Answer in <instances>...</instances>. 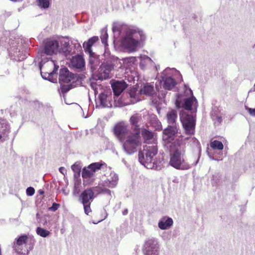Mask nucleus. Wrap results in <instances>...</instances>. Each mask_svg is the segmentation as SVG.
<instances>
[{"mask_svg":"<svg viewBox=\"0 0 255 255\" xmlns=\"http://www.w3.org/2000/svg\"><path fill=\"white\" fill-rule=\"evenodd\" d=\"M69 46V42L64 40L46 39L44 44V51L49 56L42 59L39 64H45L49 62L55 64L57 62L62 61L64 57H68V53L70 52L68 50Z\"/></svg>","mask_w":255,"mask_h":255,"instance_id":"nucleus-1","label":"nucleus"},{"mask_svg":"<svg viewBox=\"0 0 255 255\" xmlns=\"http://www.w3.org/2000/svg\"><path fill=\"white\" fill-rule=\"evenodd\" d=\"M177 146L175 147L170 154L169 164L177 169L186 170L190 168L189 164L185 158V146L177 142Z\"/></svg>","mask_w":255,"mask_h":255,"instance_id":"nucleus-2","label":"nucleus"},{"mask_svg":"<svg viewBox=\"0 0 255 255\" xmlns=\"http://www.w3.org/2000/svg\"><path fill=\"white\" fill-rule=\"evenodd\" d=\"M120 142L124 150L128 154L136 152L138 147L141 145L140 132L131 131Z\"/></svg>","mask_w":255,"mask_h":255,"instance_id":"nucleus-3","label":"nucleus"},{"mask_svg":"<svg viewBox=\"0 0 255 255\" xmlns=\"http://www.w3.org/2000/svg\"><path fill=\"white\" fill-rule=\"evenodd\" d=\"M157 153L156 144L146 145L143 146L142 151L138 153L139 162L147 168H152L154 166V157Z\"/></svg>","mask_w":255,"mask_h":255,"instance_id":"nucleus-4","label":"nucleus"},{"mask_svg":"<svg viewBox=\"0 0 255 255\" xmlns=\"http://www.w3.org/2000/svg\"><path fill=\"white\" fill-rule=\"evenodd\" d=\"M181 122L187 135H194L195 132L196 120L194 117L183 114L180 117Z\"/></svg>","mask_w":255,"mask_h":255,"instance_id":"nucleus-5","label":"nucleus"},{"mask_svg":"<svg viewBox=\"0 0 255 255\" xmlns=\"http://www.w3.org/2000/svg\"><path fill=\"white\" fill-rule=\"evenodd\" d=\"M113 132L117 139L121 141L131 131L128 128V126L124 122L117 123L113 128Z\"/></svg>","mask_w":255,"mask_h":255,"instance_id":"nucleus-6","label":"nucleus"},{"mask_svg":"<svg viewBox=\"0 0 255 255\" xmlns=\"http://www.w3.org/2000/svg\"><path fill=\"white\" fill-rule=\"evenodd\" d=\"M58 68V65H54V67L52 65H39L41 76L43 79L49 81L52 78L53 75L57 72Z\"/></svg>","mask_w":255,"mask_h":255,"instance_id":"nucleus-7","label":"nucleus"},{"mask_svg":"<svg viewBox=\"0 0 255 255\" xmlns=\"http://www.w3.org/2000/svg\"><path fill=\"white\" fill-rule=\"evenodd\" d=\"M28 239V236L26 235H21L18 238L15 239V241L13 243L12 247L17 253L22 254L25 251Z\"/></svg>","mask_w":255,"mask_h":255,"instance_id":"nucleus-8","label":"nucleus"},{"mask_svg":"<svg viewBox=\"0 0 255 255\" xmlns=\"http://www.w3.org/2000/svg\"><path fill=\"white\" fill-rule=\"evenodd\" d=\"M122 45L128 51H135L138 44V41L130 35H127L122 40Z\"/></svg>","mask_w":255,"mask_h":255,"instance_id":"nucleus-9","label":"nucleus"},{"mask_svg":"<svg viewBox=\"0 0 255 255\" xmlns=\"http://www.w3.org/2000/svg\"><path fill=\"white\" fill-rule=\"evenodd\" d=\"M157 251V244L154 239H149L145 242L143 249L144 255H156Z\"/></svg>","mask_w":255,"mask_h":255,"instance_id":"nucleus-10","label":"nucleus"},{"mask_svg":"<svg viewBox=\"0 0 255 255\" xmlns=\"http://www.w3.org/2000/svg\"><path fill=\"white\" fill-rule=\"evenodd\" d=\"M95 198L92 188H87L82 192L79 196V201L82 204L91 203Z\"/></svg>","mask_w":255,"mask_h":255,"instance_id":"nucleus-11","label":"nucleus"},{"mask_svg":"<svg viewBox=\"0 0 255 255\" xmlns=\"http://www.w3.org/2000/svg\"><path fill=\"white\" fill-rule=\"evenodd\" d=\"M177 132L176 126H168L163 131L162 138L167 143L171 142Z\"/></svg>","mask_w":255,"mask_h":255,"instance_id":"nucleus-12","label":"nucleus"},{"mask_svg":"<svg viewBox=\"0 0 255 255\" xmlns=\"http://www.w3.org/2000/svg\"><path fill=\"white\" fill-rule=\"evenodd\" d=\"M74 79V75L70 72L67 68H62L60 70L59 81L60 83H69Z\"/></svg>","mask_w":255,"mask_h":255,"instance_id":"nucleus-13","label":"nucleus"},{"mask_svg":"<svg viewBox=\"0 0 255 255\" xmlns=\"http://www.w3.org/2000/svg\"><path fill=\"white\" fill-rule=\"evenodd\" d=\"M99 40L98 36H93L90 38L88 41L84 42L83 44V48L85 52L89 54L90 56H93L94 53L92 50V46Z\"/></svg>","mask_w":255,"mask_h":255,"instance_id":"nucleus-14","label":"nucleus"},{"mask_svg":"<svg viewBox=\"0 0 255 255\" xmlns=\"http://www.w3.org/2000/svg\"><path fill=\"white\" fill-rule=\"evenodd\" d=\"M113 65H101L98 70L99 79H107L109 77L111 67Z\"/></svg>","mask_w":255,"mask_h":255,"instance_id":"nucleus-15","label":"nucleus"},{"mask_svg":"<svg viewBox=\"0 0 255 255\" xmlns=\"http://www.w3.org/2000/svg\"><path fill=\"white\" fill-rule=\"evenodd\" d=\"M111 94L108 95L107 93L102 92L99 95V103L103 107H109L110 101L111 100Z\"/></svg>","mask_w":255,"mask_h":255,"instance_id":"nucleus-16","label":"nucleus"},{"mask_svg":"<svg viewBox=\"0 0 255 255\" xmlns=\"http://www.w3.org/2000/svg\"><path fill=\"white\" fill-rule=\"evenodd\" d=\"M142 120L141 115L139 114H134L132 115L130 119V124L132 126L134 127V131L135 132H140V128L138 123Z\"/></svg>","mask_w":255,"mask_h":255,"instance_id":"nucleus-17","label":"nucleus"},{"mask_svg":"<svg viewBox=\"0 0 255 255\" xmlns=\"http://www.w3.org/2000/svg\"><path fill=\"white\" fill-rule=\"evenodd\" d=\"M118 179V177L116 175H114L110 178L104 181L101 185L103 187L113 188L117 186Z\"/></svg>","mask_w":255,"mask_h":255,"instance_id":"nucleus-18","label":"nucleus"},{"mask_svg":"<svg viewBox=\"0 0 255 255\" xmlns=\"http://www.w3.org/2000/svg\"><path fill=\"white\" fill-rule=\"evenodd\" d=\"M173 220L169 217H163L158 223V227L161 230H166L172 226Z\"/></svg>","mask_w":255,"mask_h":255,"instance_id":"nucleus-19","label":"nucleus"},{"mask_svg":"<svg viewBox=\"0 0 255 255\" xmlns=\"http://www.w3.org/2000/svg\"><path fill=\"white\" fill-rule=\"evenodd\" d=\"M114 94L116 96H119L126 89V86L124 83L116 82L112 85Z\"/></svg>","mask_w":255,"mask_h":255,"instance_id":"nucleus-20","label":"nucleus"},{"mask_svg":"<svg viewBox=\"0 0 255 255\" xmlns=\"http://www.w3.org/2000/svg\"><path fill=\"white\" fill-rule=\"evenodd\" d=\"M162 85L165 89L170 90L174 87L176 85V82L173 78L169 77H166L163 78Z\"/></svg>","mask_w":255,"mask_h":255,"instance_id":"nucleus-21","label":"nucleus"},{"mask_svg":"<svg viewBox=\"0 0 255 255\" xmlns=\"http://www.w3.org/2000/svg\"><path fill=\"white\" fill-rule=\"evenodd\" d=\"M166 117L169 124L168 126H176V120L177 118V114L176 111H169L166 115Z\"/></svg>","mask_w":255,"mask_h":255,"instance_id":"nucleus-22","label":"nucleus"},{"mask_svg":"<svg viewBox=\"0 0 255 255\" xmlns=\"http://www.w3.org/2000/svg\"><path fill=\"white\" fill-rule=\"evenodd\" d=\"M140 93L141 94L152 96L154 93V87L153 85L147 83L140 89Z\"/></svg>","mask_w":255,"mask_h":255,"instance_id":"nucleus-23","label":"nucleus"},{"mask_svg":"<svg viewBox=\"0 0 255 255\" xmlns=\"http://www.w3.org/2000/svg\"><path fill=\"white\" fill-rule=\"evenodd\" d=\"M70 52L68 53V57H65L67 59H70L71 64H85V60L83 55L77 54L70 58Z\"/></svg>","mask_w":255,"mask_h":255,"instance_id":"nucleus-24","label":"nucleus"},{"mask_svg":"<svg viewBox=\"0 0 255 255\" xmlns=\"http://www.w3.org/2000/svg\"><path fill=\"white\" fill-rule=\"evenodd\" d=\"M106 163L104 162H94L90 164L88 166V168L90 169L95 174V173L99 170H100L104 165H106Z\"/></svg>","mask_w":255,"mask_h":255,"instance_id":"nucleus-25","label":"nucleus"},{"mask_svg":"<svg viewBox=\"0 0 255 255\" xmlns=\"http://www.w3.org/2000/svg\"><path fill=\"white\" fill-rule=\"evenodd\" d=\"M141 135L144 140V142L147 143H149V140L153 137V133L146 129H142Z\"/></svg>","mask_w":255,"mask_h":255,"instance_id":"nucleus-26","label":"nucleus"},{"mask_svg":"<svg viewBox=\"0 0 255 255\" xmlns=\"http://www.w3.org/2000/svg\"><path fill=\"white\" fill-rule=\"evenodd\" d=\"M194 102L197 103V100L194 97L189 98L185 100L183 104L184 108L186 110L190 111L192 110V106Z\"/></svg>","mask_w":255,"mask_h":255,"instance_id":"nucleus-27","label":"nucleus"},{"mask_svg":"<svg viewBox=\"0 0 255 255\" xmlns=\"http://www.w3.org/2000/svg\"><path fill=\"white\" fill-rule=\"evenodd\" d=\"M9 132V129L7 126L4 124L0 123V140L2 137L7 136Z\"/></svg>","mask_w":255,"mask_h":255,"instance_id":"nucleus-28","label":"nucleus"},{"mask_svg":"<svg viewBox=\"0 0 255 255\" xmlns=\"http://www.w3.org/2000/svg\"><path fill=\"white\" fill-rule=\"evenodd\" d=\"M210 145V147L213 149L222 150L224 148V145L222 142L217 140L211 141Z\"/></svg>","mask_w":255,"mask_h":255,"instance_id":"nucleus-29","label":"nucleus"},{"mask_svg":"<svg viewBox=\"0 0 255 255\" xmlns=\"http://www.w3.org/2000/svg\"><path fill=\"white\" fill-rule=\"evenodd\" d=\"M94 173L90 169L84 167L82 171V177L83 179L90 178L94 176Z\"/></svg>","mask_w":255,"mask_h":255,"instance_id":"nucleus-30","label":"nucleus"},{"mask_svg":"<svg viewBox=\"0 0 255 255\" xmlns=\"http://www.w3.org/2000/svg\"><path fill=\"white\" fill-rule=\"evenodd\" d=\"M70 68L75 72H80L86 70L85 65H69Z\"/></svg>","mask_w":255,"mask_h":255,"instance_id":"nucleus-31","label":"nucleus"},{"mask_svg":"<svg viewBox=\"0 0 255 255\" xmlns=\"http://www.w3.org/2000/svg\"><path fill=\"white\" fill-rule=\"evenodd\" d=\"M36 233L39 236L45 238L49 235L50 232L41 227H37L36 229Z\"/></svg>","mask_w":255,"mask_h":255,"instance_id":"nucleus-32","label":"nucleus"},{"mask_svg":"<svg viewBox=\"0 0 255 255\" xmlns=\"http://www.w3.org/2000/svg\"><path fill=\"white\" fill-rule=\"evenodd\" d=\"M72 88V86L71 84L67 85H61L60 87V91L63 94H65L67 93L70 90H71Z\"/></svg>","mask_w":255,"mask_h":255,"instance_id":"nucleus-33","label":"nucleus"},{"mask_svg":"<svg viewBox=\"0 0 255 255\" xmlns=\"http://www.w3.org/2000/svg\"><path fill=\"white\" fill-rule=\"evenodd\" d=\"M39 5L44 8H47L49 6V0H38Z\"/></svg>","mask_w":255,"mask_h":255,"instance_id":"nucleus-34","label":"nucleus"},{"mask_svg":"<svg viewBox=\"0 0 255 255\" xmlns=\"http://www.w3.org/2000/svg\"><path fill=\"white\" fill-rule=\"evenodd\" d=\"M71 169L75 173L80 175L81 170V167L77 164H74L71 166Z\"/></svg>","mask_w":255,"mask_h":255,"instance_id":"nucleus-35","label":"nucleus"},{"mask_svg":"<svg viewBox=\"0 0 255 255\" xmlns=\"http://www.w3.org/2000/svg\"><path fill=\"white\" fill-rule=\"evenodd\" d=\"M91 87L94 90L95 95H97L98 93V89L101 88V86L100 85H98L96 83L94 82L91 83Z\"/></svg>","mask_w":255,"mask_h":255,"instance_id":"nucleus-36","label":"nucleus"},{"mask_svg":"<svg viewBox=\"0 0 255 255\" xmlns=\"http://www.w3.org/2000/svg\"><path fill=\"white\" fill-rule=\"evenodd\" d=\"M91 204V203L83 204L84 206V212L87 215H89V213L92 212Z\"/></svg>","mask_w":255,"mask_h":255,"instance_id":"nucleus-37","label":"nucleus"},{"mask_svg":"<svg viewBox=\"0 0 255 255\" xmlns=\"http://www.w3.org/2000/svg\"><path fill=\"white\" fill-rule=\"evenodd\" d=\"M124 60V63L126 64H134L136 62V58L134 57L126 58Z\"/></svg>","mask_w":255,"mask_h":255,"instance_id":"nucleus-38","label":"nucleus"},{"mask_svg":"<svg viewBox=\"0 0 255 255\" xmlns=\"http://www.w3.org/2000/svg\"><path fill=\"white\" fill-rule=\"evenodd\" d=\"M108 38V34L107 32H105L101 36V41L102 42L105 44L106 45H107V40Z\"/></svg>","mask_w":255,"mask_h":255,"instance_id":"nucleus-39","label":"nucleus"},{"mask_svg":"<svg viewBox=\"0 0 255 255\" xmlns=\"http://www.w3.org/2000/svg\"><path fill=\"white\" fill-rule=\"evenodd\" d=\"M106 187H98V189L99 190V193H107L109 195H111V191L106 188Z\"/></svg>","mask_w":255,"mask_h":255,"instance_id":"nucleus-40","label":"nucleus"},{"mask_svg":"<svg viewBox=\"0 0 255 255\" xmlns=\"http://www.w3.org/2000/svg\"><path fill=\"white\" fill-rule=\"evenodd\" d=\"M35 193V190L33 187H29L26 189V194L27 195L32 196Z\"/></svg>","mask_w":255,"mask_h":255,"instance_id":"nucleus-41","label":"nucleus"},{"mask_svg":"<svg viewBox=\"0 0 255 255\" xmlns=\"http://www.w3.org/2000/svg\"><path fill=\"white\" fill-rule=\"evenodd\" d=\"M60 207V204L56 203H54L52 206L49 208V210L53 212L56 211L58 208Z\"/></svg>","mask_w":255,"mask_h":255,"instance_id":"nucleus-42","label":"nucleus"},{"mask_svg":"<svg viewBox=\"0 0 255 255\" xmlns=\"http://www.w3.org/2000/svg\"><path fill=\"white\" fill-rule=\"evenodd\" d=\"M248 111L251 115L255 117V109L249 108Z\"/></svg>","mask_w":255,"mask_h":255,"instance_id":"nucleus-43","label":"nucleus"},{"mask_svg":"<svg viewBox=\"0 0 255 255\" xmlns=\"http://www.w3.org/2000/svg\"><path fill=\"white\" fill-rule=\"evenodd\" d=\"M59 171H60L61 173H62V174H64L63 171H64V170H65V168H64V167H60V168H59Z\"/></svg>","mask_w":255,"mask_h":255,"instance_id":"nucleus-44","label":"nucleus"},{"mask_svg":"<svg viewBox=\"0 0 255 255\" xmlns=\"http://www.w3.org/2000/svg\"><path fill=\"white\" fill-rule=\"evenodd\" d=\"M128 213V210H125L124 212H123V214L124 215H126Z\"/></svg>","mask_w":255,"mask_h":255,"instance_id":"nucleus-45","label":"nucleus"},{"mask_svg":"<svg viewBox=\"0 0 255 255\" xmlns=\"http://www.w3.org/2000/svg\"><path fill=\"white\" fill-rule=\"evenodd\" d=\"M175 145H176V142H174L173 143V146H175Z\"/></svg>","mask_w":255,"mask_h":255,"instance_id":"nucleus-46","label":"nucleus"}]
</instances>
